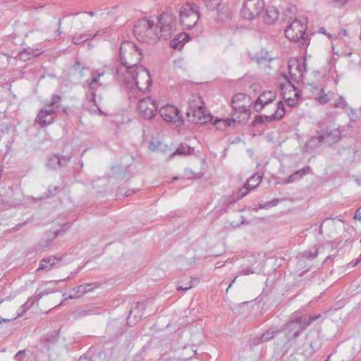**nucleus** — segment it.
Returning a JSON list of instances; mask_svg holds the SVG:
<instances>
[{
	"instance_id": "864d4df0",
	"label": "nucleus",
	"mask_w": 361,
	"mask_h": 361,
	"mask_svg": "<svg viewBox=\"0 0 361 361\" xmlns=\"http://www.w3.org/2000/svg\"><path fill=\"white\" fill-rule=\"evenodd\" d=\"M57 188H58L56 186H54V187L50 186L48 189V191H49L48 196H53L55 194Z\"/></svg>"
},
{
	"instance_id": "473e14b6",
	"label": "nucleus",
	"mask_w": 361,
	"mask_h": 361,
	"mask_svg": "<svg viewBox=\"0 0 361 361\" xmlns=\"http://www.w3.org/2000/svg\"><path fill=\"white\" fill-rule=\"evenodd\" d=\"M322 246H317L314 245L312 248L305 250L302 253V256L304 258H306L307 259H314L319 254V250L321 249Z\"/></svg>"
},
{
	"instance_id": "412c9836",
	"label": "nucleus",
	"mask_w": 361,
	"mask_h": 361,
	"mask_svg": "<svg viewBox=\"0 0 361 361\" xmlns=\"http://www.w3.org/2000/svg\"><path fill=\"white\" fill-rule=\"evenodd\" d=\"M104 71L101 70H94L91 72V78L86 80L85 84L92 90H95L102 85L99 79L104 75Z\"/></svg>"
},
{
	"instance_id": "c03bdc74",
	"label": "nucleus",
	"mask_w": 361,
	"mask_h": 361,
	"mask_svg": "<svg viewBox=\"0 0 361 361\" xmlns=\"http://www.w3.org/2000/svg\"><path fill=\"white\" fill-rule=\"evenodd\" d=\"M193 286L192 280H190L187 284L178 285L177 287L178 290L185 291L190 289Z\"/></svg>"
},
{
	"instance_id": "69168bd1",
	"label": "nucleus",
	"mask_w": 361,
	"mask_h": 361,
	"mask_svg": "<svg viewBox=\"0 0 361 361\" xmlns=\"http://www.w3.org/2000/svg\"><path fill=\"white\" fill-rule=\"evenodd\" d=\"M259 209L268 208V207H267V203H266V204H260L259 205Z\"/></svg>"
},
{
	"instance_id": "6e6d98bb",
	"label": "nucleus",
	"mask_w": 361,
	"mask_h": 361,
	"mask_svg": "<svg viewBox=\"0 0 361 361\" xmlns=\"http://www.w3.org/2000/svg\"><path fill=\"white\" fill-rule=\"evenodd\" d=\"M185 263L186 266H190L195 263V259L193 257H192L189 260H185Z\"/></svg>"
},
{
	"instance_id": "6ab92c4d",
	"label": "nucleus",
	"mask_w": 361,
	"mask_h": 361,
	"mask_svg": "<svg viewBox=\"0 0 361 361\" xmlns=\"http://www.w3.org/2000/svg\"><path fill=\"white\" fill-rule=\"evenodd\" d=\"M262 179V176L255 174L251 176L247 180V183L240 190V197H245L250 190L257 188Z\"/></svg>"
},
{
	"instance_id": "de8ad7c7",
	"label": "nucleus",
	"mask_w": 361,
	"mask_h": 361,
	"mask_svg": "<svg viewBox=\"0 0 361 361\" xmlns=\"http://www.w3.org/2000/svg\"><path fill=\"white\" fill-rule=\"evenodd\" d=\"M29 309L23 307V304L20 307L19 310H18L17 314L15 317L13 318V319H16L18 317H20L23 315L24 313H25Z\"/></svg>"
},
{
	"instance_id": "ea45409f",
	"label": "nucleus",
	"mask_w": 361,
	"mask_h": 361,
	"mask_svg": "<svg viewBox=\"0 0 361 361\" xmlns=\"http://www.w3.org/2000/svg\"><path fill=\"white\" fill-rule=\"evenodd\" d=\"M234 122H235L234 120H231V119H226V120L219 119V120H215V121L214 122V126H216V128L220 129V128H221V125H223L224 126H231V124Z\"/></svg>"
},
{
	"instance_id": "8fccbe9b",
	"label": "nucleus",
	"mask_w": 361,
	"mask_h": 361,
	"mask_svg": "<svg viewBox=\"0 0 361 361\" xmlns=\"http://www.w3.org/2000/svg\"><path fill=\"white\" fill-rule=\"evenodd\" d=\"M159 145V142H151L149 145V148L151 151L155 152L156 150H157Z\"/></svg>"
},
{
	"instance_id": "4be33fe9",
	"label": "nucleus",
	"mask_w": 361,
	"mask_h": 361,
	"mask_svg": "<svg viewBox=\"0 0 361 361\" xmlns=\"http://www.w3.org/2000/svg\"><path fill=\"white\" fill-rule=\"evenodd\" d=\"M307 88L312 92L313 97L318 100L319 103L324 104L329 102V99L328 95L324 93L323 88L321 86L312 84Z\"/></svg>"
},
{
	"instance_id": "f8f14e48",
	"label": "nucleus",
	"mask_w": 361,
	"mask_h": 361,
	"mask_svg": "<svg viewBox=\"0 0 361 361\" xmlns=\"http://www.w3.org/2000/svg\"><path fill=\"white\" fill-rule=\"evenodd\" d=\"M160 116L167 122H175L178 120L182 121L179 110L173 105H166L159 110Z\"/></svg>"
},
{
	"instance_id": "a878e982",
	"label": "nucleus",
	"mask_w": 361,
	"mask_h": 361,
	"mask_svg": "<svg viewBox=\"0 0 361 361\" xmlns=\"http://www.w3.org/2000/svg\"><path fill=\"white\" fill-rule=\"evenodd\" d=\"M311 171V168L309 166L304 167L302 169L296 171L291 174L285 181V183H290L300 180L304 176L308 174Z\"/></svg>"
},
{
	"instance_id": "79ce46f5",
	"label": "nucleus",
	"mask_w": 361,
	"mask_h": 361,
	"mask_svg": "<svg viewBox=\"0 0 361 361\" xmlns=\"http://www.w3.org/2000/svg\"><path fill=\"white\" fill-rule=\"evenodd\" d=\"M15 359L16 361H27L28 357L25 350L18 351L16 355Z\"/></svg>"
},
{
	"instance_id": "774afa93",
	"label": "nucleus",
	"mask_w": 361,
	"mask_h": 361,
	"mask_svg": "<svg viewBox=\"0 0 361 361\" xmlns=\"http://www.w3.org/2000/svg\"><path fill=\"white\" fill-rule=\"evenodd\" d=\"M238 276L235 277V279L233 280V281L230 283V285L228 286V288H227V290L231 287V286L233 285V283L235 281L236 279H237Z\"/></svg>"
},
{
	"instance_id": "39448f33",
	"label": "nucleus",
	"mask_w": 361,
	"mask_h": 361,
	"mask_svg": "<svg viewBox=\"0 0 361 361\" xmlns=\"http://www.w3.org/2000/svg\"><path fill=\"white\" fill-rule=\"evenodd\" d=\"M61 100L60 95H53L51 100L38 112L35 121L41 127L44 128L54 123L61 107Z\"/></svg>"
},
{
	"instance_id": "4d7b16f0",
	"label": "nucleus",
	"mask_w": 361,
	"mask_h": 361,
	"mask_svg": "<svg viewBox=\"0 0 361 361\" xmlns=\"http://www.w3.org/2000/svg\"><path fill=\"white\" fill-rule=\"evenodd\" d=\"M95 97H96V94L92 92V94H91L90 102H92L94 103V104L95 106H97L96 101H95Z\"/></svg>"
},
{
	"instance_id": "13d9d810",
	"label": "nucleus",
	"mask_w": 361,
	"mask_h": 361,
	"mask_svg": "<svg viewBox=\"0 0 361 361\" xmlns=\"http://www.w3.org/2000/svg\"><path fill=\"white\" fill-rule=\"evenodd\" d=\"M335 106L336 107L343 108L345 106V104H344V102L341 101L339 102H336Z\"/></svg>"
},
{
	"instance_id": "9b49d317",
	"label": "nucleus",
	"mask_w": 361,
	"mask_h": 361,
	"mask_svg": "<svg viewBox=\"0 0 361 361\" xmlns=\"http://www.w3.org/2000/svg\"><path fill=\"white\" fill-rule=\"evenodd\" d=\"M138 115L145 119H152L157 111L155 100L150 97L140 99L137 107Z\"/></svg>"
},
{
	"instance_id": "0e129e2a",
	"label": "nucleus",
	"mask_w": 361,
	"mask_h": 361,
	"mask_svg": "<svg viewBox=\"0 0 361 361\" xmlns=\"http://www.w3.org/2000/svg\"><path fill=\"white\" fill-rule=\"evenodd\" d=\"M360 214L359 213V211L357 210L355 214V219H361V216H360Z\"/></svg>"
},
{
	"instance_id": "aec40b11",
	"label": "nucleus",
	"mask_w": 361,
	"mask_h": 361,
	"mask_svg": "<svg viewBox=\"0 0 361 361\" xmlns=\"http://www.w3.org/2000/svg\"><path fill=\"white\" fill-rule=\"evenodd\" d=\"M216 6L219 20L224 21L231 17L233 9L229 6L227 2H220Z\"/></svg>"
},
{
	"instance_id": "37998d69",
	"label": "nucleus",
	"mask_w": 361,
	"mask_h": 361,
	"mask_svg": "<svg viewBox=\"0 0 361 361\" xmlns=\"http://www.w3.org/2000/svg\"><path fill=\"white\" fill-rule=\"evenodd\" d=\"M255 273H257L255 269H252L250 267H246L242 269L241 271L240 272V275L247 276Z\"/></svg>"
},
{
	"instance_id": "6e6552de",
	"label": "nucleus",
	"mask_w": 361,
	"mask_h": 361,
	"mask_svg": "<svg viewBox=\"0 0 361 361\" xmlns=\"http://www.w3.org/2000/svg\"><path fill=\"white\" fill-rule=\"evenodd\" d=\"M288 74L283 75L288 82L298 83L307 73L305 59H293L288 61Z\"/></svg>"
},
{
	"instance_id": "680f3d73",
	"label": "nucleus",
	"mask_w": 361,
	"mask_h": 361,
	"mask_svg": "<svg viewBox=\"0 0 361 361\" xmlns=\"http://www.w3.org/2000/svg\"><path fill=\"white\" fill-rule=\"evenodd\" d=\"M11 320H13V319H11ZM9 321H11L10 319H4V318L0 317V324H1L2 322H8Z\"/></svg>"
},
{
	"instance_id": "2eb2a0df",
	"label": "nucleus",
	"mask_w": 361,
	"mask_h": 361,
	"mask_svg": "<svg viewBox=\"0 0 361 361\" xmlns=\"http://www.w3.org/2000/svg\"><path fill=\"white\" fill-rule=\"evenodd\" d=\"M71 156L59 157L56 154L51 155L47 159L46 166L51 170H58L63 166H66L71 161Z\"/></svg>"
},
{
	"instance_id": "5701e85b",
	"label": "nucleus",
	"mask_w": 361,
	"mask_h": 361,
	"mask_svg": "<svg viewBox=\"0 0 361 361\" xmlns=\"http://www.w3.org/2000/svg\"><path fill=\"white\" fill-rule=\"evenodd\" d=\"M204 106V103L200 96L192 95L188 102V110L186 112L187 117L190 118L192 113V111H197V109L203 107Z\"/></svg>"
},
{
	"instance_id": "393cba45",
	"label": "nucleus",
	"mask_w": 361,
	"mask_h": 361,
	"mask_svg": "<svg viewBox=\"0 0 361 361\" xmlns=\"http://www.w3.org/2000/svg\"><path fill=\"white\" fill-rule=\"evenodd\" d=\"M42 52L39 49H34L31 48L24 49L19 51L14 59H18L22 61H27L30 59L39 55Z\"/></svg>"
},
{
	"instance_id": "b1692460",
	"label": "nucleus",
	"mask_w": 361,
	"mask_h": 361,
	"mask_svg": "<svg viewBox=\"0 0 361 361\" xmlns=\"http://www.w3.org/2000/svg\"><path fill=\"white\" fill-rule=\"evenodd\" d=\"M284 109V105L282 102H279L276 104H274V114L265 116L266 121L270 122L281 119L285 114Z\"/></svg>"
},
{
	"instance_id": "cd10ccee",
	"label": "nucleus",
	"mask_w": 361,
	"mask_h": 361,
	"mask_svg": "<svg viewBox=\"0 0 361 361\" xmlns=\"http://www.w3.org/2000/svg\"><path fill=\"white\" fill-rule=\"evenodd\" d=\"M92 286H94V287H99L100 284L99 283H85L84 285L78 286V287L73 288V290L75 291V295H70L69 298H77L82 296L83 294L92 291V289H86V287H90Z\"/></svg>"
},
{
	"instance_id": "5fc2aeb1",
	"label": "nucleus",
	"mask_w": 361,
	"mask_h": 361,
	"mask_svg": "<svg viewBox=\"0 0 361 361\" xmlns=\"http://www.w3.org/2000/svg\"><path fill=\"white\" fill-rule=\"evenodd\" d=\"M71 276H68L66 279H61V280H55V281H47L45 283L46 284H48V283H54V284H58L59 283L61 282V281H66V279H70Z\"/></svg>"
},
{
	"instance_id": "bb28decb",
	"label": "nucleus",
	"mask_w": 361,
	"mask_h": 361,
	"mask_svg": "<svg viewBox=\"0 0 361 361\" xmlns=\"http://www.w3.org/2000/svg\"><path fill=\"white\" fill-rule=\"evenodd\" d=\"M279 13L275 7H268L266 10L265 15L264 16V21L267 24L274 23L278 20Z\"/></svg>"
},
{
	"instance_id": "4468645a",
	"label": "nucleus",
	"mask_w": 361,
	"mask_h": 361,
	"mask_svg": "<svg viewBox=\"0 0 361 361\" xmlns=\"http://www.w3.org/2000/svg\"><path fill=\"white\" fill-rule=\"evenodd\" d=\"M250 98L243 93L236 94L233 97L231 104L235 111L246 113L248 109Z\"/></svg>"
},
{
	"instance_id": "a18cd8bd",
	"label": "nucleus",
	"mask_w": 361,
	"mask_h": 361,
	"mask_svg": "<svg viewBox=\"0 0 361 361\" xmlns=\"http://www.w3.org/2000/svg\"><path fill=\"white\" fill-rule=\"evenodd\" d=\"M348 0H333L332 5L335 7H341L348 3Z\"/></svg>"
},
{
	"instance_id": "72a5a7b5",
	"label": "nucleus",
	"mask_w": 361,
	"mask_h": 361,
	"mask_svg": "<svg viewBox=\"0 0 361 361\" xmlns=\"http://www.w3.org/2000/svg\"><path fill=\"white\" fill-rule=\"evenodd\" d=\"M320 315L317 314L315 316H311L308 317H298L300 319V323L303 330H305L308 326H310L314 321L319 318Z\"/></svg>"
},
{
	"instance_id": "f704fd0d",
	"label": "nucleus",
	"mask_w": 361,
	"mask_h": 361,
	"mask_svg": "<svg viewBox=\"0 0 361 361\" xmlns=\"http://www.w3.org/2000/svg\"><path fill=\"white\" fill-rule=\"evenodd\" d=\"M56 291V289L51 287H43L37 288L35 291L36 294L41 299L43 296L49 295V293H52Z\"/></svg>"
},
{
	"instance_id": "e433bc0d",
	"label": "nucleus",
	"mask_w": 361,
	"mask_h": 361,
	"mask_svg": "<svg viewBox=\"0 0 361 361\" xmlns=\"http://www.w3.org/2000/svg\"><path fill=\"white\" fill-rule=\"evenodd\" d=\"M90 37V36H88L87 35H85V34H83V35L76 34L73 37L72 41H73V43H74L75 44H80L81 43L86 42Z\"/></svg>"
},
{
	"instance_id": "f3484780",
	"label": "nucleus",
	"mask_w": 361,
	"mask_h": 361,
	"mask_svg": "<svg viewBox=\"0 0 361 361\" xmlns=\"http://www.w3.org/2000/svg\"><path fill=\"white\" fill-rule=\"evenodd\" d=\"M300 321V319L296 318L286 324L285 330L289 339L296 338L304 331Z\"/></svg>"
},
{
	"instance_id": "3c124183",
	"label": "nucleus",
	"mask_w": 361,
	"mask_h": 361,
	"mask_svg": "<svg viewBox=\"0 0 361 361\" xmlns=\"http://www.w3.org/2000/svg\"><path fill=\"white\" fill-rule=\"evenodd\" d=\"M279 199H274L271 201L267 202V207L269 208V207L276 206L279 204Z\"/></svg>"
},
{
	"instance_id": "20e7f679",
	"label": "nucleus",
	"mask_w": 361,
	"mask_h": 361,
	"mask_svg": "<svg viewBox=\"0 0 361 361\" xmlns=\"http://www.w3.org/2000/svg\"><path fill=\"white\" fill-rule=\"evenodd\" d=\"M341 133L342 130L339 127L329 126L321 130L317 136L312 137L307 141L306 147L314 149L322 144L331 146L339 141Z\"/></svg>"
},
{
	"instance_id": "a19ab883",
	"label": "nucleus",
	"mask_w": 361,
	"mask_h": 361,
	"mask_svg": "<svg viewBox=\"0 0 361 361\" xmlns=\"http://www.w3.org/2000/svg\"><path fill=\"white\" fill-rule=\"evenodd\" d=\"M267 52H265L264 54H261L260 55H258L257 54H250V56L252 60L256 61L257 63H260L262 61L265 60L267 59Z\"/></svg>"
},
{
	"instance_id": "0eeeda50",
	"label": "nucleus",
	"mask_w": 361,
	"mask_h": 361,
	"mask_svg": "<svg viewBox=\"0 0 361 361\" xmlns=\"http://www.w3.org/2000/svg\"><path fill=\"white\" fill-rule=\"evenodd\" d=\"M307 25V19L306 17L300 16L295 18L285 30L286 37L293 42L305 41Z\"/></svg>"
},
{
	"instance_id": "f257e3e1",
	"label": "nucleus",
	"mask_w": 361,
	"mask_h": 361,
	"mask_svg": "<svg viewBox=\"0 0 361 361\" xmlns=\"http://www.w3.org/2000/svg\"><path fill=\"white\" fill-rule=\"evenodd\" d=\"M115 75L116 79L124 85L130 99H138L140 93L147 90L152 82L149 71L142 66L134 69L118 67Z\"/></svg>"
},
{
	"instance_id": "2f4dec72",
	"label": "nucleus",
	"mask_w": 361,
	"mask_h": 361,
	"mask_svg": "<svg viewBox=\"0 0 361 361\" xmlns=\"http://www.w3.org/2000/svg\"><path fill=\"white\" fill-rule=\"evenodd\" d=\"M58 334L59 333L56 331L51 332V334H48L43 338V343L44 347L49 350L50 346L55 344L58 341Z\"/></svg>"
},
{
	"instance_id": "7c9ffc66",
	"label": "nucleus",
	"mask_w": 361,
	"mask_h": 361,
	"mask_svg": "<svg viewBox=\"0 0 361 361\" xmlns=\"http://www.w3.org/2000/svg\"><path fill=\"white\" fill-rule=\"evenodd\" d=\"M194 152V148L190 147L186 144H181L176 149V151L171 155V157H173L175 155H181V156H185V155H190Z\"/></svg>"
},
{
	"instance_id": "a211bd4d",
	"label": "nucleus",
	"mask_w": 361,
	"mask_h": 361,
	"mask_svg": "<svg viewBox=\"0 0 361 361\" xmlns=\"http://www.w3.org/2000/svg\"><path fill=\"white\" fill-rule=\"evenodd\" d=\"M189 121L193 123H207L212 121V116L207 114L205 106L197 109V111H192Z\"/></svg>"
},
{
	"instance_id": "338daca9",
	"label": "nucleus",
	"mask_w": 361,
	"mask_h": 361,
	"mask_svg": "<svg viewBox=\"0 0 361 361\" xmlns=\"http://www.w3.org/2000/svg\"><path fill=\"white\" fill-rule=\"evenodd\" d=\"M135 191L134 190H132V191H127L126 193H125V195L126 197H128L130 196L132 193H133Z\"/></svg>"
},
{
	"instance_id": "09e8293b",
	"label": "nucleus",
	"mask_w": 361,
	"mask_h": 361,
	"mask_svg": "<svg viewBox=\"0 0 361 361\" xmlns=\"http://www.w3.org/2000/svg\"><path fill=\"white\" fill-rule=\"evenodd\" d=\"M29 309L23 307V304L20 307L19 310H18L17 314L15 317L13 318V319H16L18 317H20L23 315L24 313H25Z\"/></svg>"
},
{
	"instance_id": "9d476101",
	"label": "nucleus",
	"mask_w": 361,
	"mask_h": 361,
	"mask_svg": "<svg viewBox=\"0 0 361 361\" xmlns=\"http://www.w3.org/2000/svg\"><path fill=\"white\" fill-rule=\"evenodd\" d=\"M264 6L263 0H244L241 16L246 20H252L259 15Z\"/></svg>"
},
{
	"instance_id": "f03ea898",
	"label": "nucleus",
	"mask_w": 361,
	"mask_h": 361,
	"mask_svg": "<svg viewBox=\"0 0 361 361\" xmlns=\"http://www.w3.org/2000/svg\"><path fill=\"white\" fill-rule=\"evenodd\" d=\"M133 32L136 38L140 42L150 44L160 39L157 26L154 20L146 18L137 21Z\"/></svg>"
},
{
	"instance_id": "052dcab7",
	"label": "nucleus",
	"mask_w": 361,
	"mask_h": 361,
	"mask_svg": "<svg viewBox=\"0 0 361 361\" xmlns=\"http://www.w3.org/2000/svg\"><path fill=\"white\" fill-rule=\"evenodd\" d=\"M223 1H224V0H211L212 4L214 6L216 5V4H218V3L224 2Z\"/></svg>"
},
{
	"instance_id": "dca6fc26",
	"label": "nucleus",
	"mask_w": 361,
	"mask_h": 361,
	"mask_svg": "<svg viewBox=\"0 0 361 361\" xmlns=\"http://www.w3.org/2000/svg\"><path fill=\"white\" fill-rule=\"evenodd\" d=\"M282 90L283 99L287 102L288 106H293L299 97V92L293 82H288L286 90H283V88H282Z\"/></svg>"
},
{
	"instance_id": "4c0bfd02",
	"label": "nucleus",
	"mask_w": 361,
	"mask_h": 361,
	"mask_svg": "<svg viewBox=\"0 0 361 361\" xmlns=\"http://www.w3.org/2000/svg\"><path fill=\"white\" fill-rule=\"evenodd\" d=\"M39 300L40 299L39 298L36 293H35V294L31 297L28 298L27 301L23 304V307L30 309L32 307V305Z\"/></svg>"
},
{
	"instance_id": "c85d7f7f",
	"label": "nucleus",
	"mask_w": 361,
	"mask_h": 361,
	"mask_svg": "<svg viewBox=\"0 0 361 361\" xmlns=\"http://www.w3.org/2000/svg\"><path fill=\"white\" fill-rule=\"evenodd\" d=\"M61 258H56L55 257H49L42 259L39 262V265L37 271L39 270H51L55 265V261L60 260Z\"/></svg>"
},
{
	"instance_id": "1a4fd4ad",
	"label": "nucleus",
	"mask_w": 361,
	"mask_h": 361,
	"mask_svg": "<svg viewBox=\"0 0 361 361\" xmlns=\"http://www.w3.org/2000/svg\"><path fill=\"white\" fill-rule=\"evenodd\" d=\"M155 25L157 26L160 39H167L171 37L175 30L176 18L171 13H164L157 18V23Z\"/></svg>"
},
{
	"instance_id": "423d86ee",
	"label": "nucleus",
	"mask_w": 361,
	"mask_h": 361,
	"mask_svg": "<svg viewBox=\"0 0 361 361\" xmlns=\"http://www.w3.org/2000/svg\"><path fill=\"white\" fill-rule=\"evenodd\" d=\"M180 23L185 30L194 27L200 18L199 6L194 3H187L182 6L179 13Z\"/></svg>"
},
{
	"instance_id": "603ef678",
	"label": "nucleus",
	"mask_w": 361,
	"mask_h": 361,
	"mask_svg": "<svg viewBox=\"0 0 361 361\" xmlns=\"http://www.w3.org/2000/svg\"><path fill=\"white\" fill-rule=\"evenodd\" d=\"M264 122V119L261 116H257L253 121V125L256 126L259 123H262Z\"/></svg>"
},
{
	"instance_id": "bf43d9fd",
	"label": "nucleus",
	"mask_w": 361,
	"mask_h": 361,
	"mask_svg": "<svg viewBox=\"0 0 361 361\" xmlns=\"http://www.w3.org/2000/svg\"><path fill=\"white\" fill-rule=\"evenodd\" d=\"M319 32L326 35L329 37V38H331V35L329 33H326V30L324 27H321L319 29Z\"/></svg>"
},
{
	"instance_id": "7ed1b4c3",
	"label": "nucleus",
	"mask_w": 361,
	"mask_h": 361,
	"mask_svg": "<svg viewBox=\"0 0 361 361\" xmlns=\"http://www.w3.org/2000/svg\"><path fill=\"white\" fill-rule=\"evenodd\" d=\"M141 50L134 43L123 42L120 47L119 56L122 65L119 67L134 69L138 66L141 59Z\"/></svg>"
},
{
	"instance_id": "c756f323",
	"label": "nucleus",
	"mask_w": 361,
	"mask_h": 361,
	"mask_svg": "<svg viewBox=\"0 0 361 361\" xmlns=\"http://www.w3.org/2000/svg\"><path fill=\"white\" fill-rule=\"evenodd\" d=\"M188 36L185 34H180L170 42V46L174 49H180L185 44Z\"/></svg>"
},
{
	"instance_id": "ddd939ff",
	"label": "nucleus",
	"mask_w": 361,
	"mask_h": 361,
	"mask_svg": "<svg viewBox=\"0 0 361 361\" xmlns=\"http://www.w3.org/2000/svg\"><path fill=\"white\" fill-rule=\"evenodd\" d=\"M276 92L273 91L264 92L262 93L254 104V109L260 112L264 107L272 103L276 99Z\"/></svg>"
},
{
	"instance_id": "c9c22d12",
	"label": "nucleus",
	"mask_w": 361,
	"mask_h": 361,
	"mask_svg": "<svg viewBox=\"0 0 361 361\" xmlns=\"http://www.w3.org/2000/svg\"><path fill=\"white\" fill-rule=\"evenodd\" d=\"M73 70L75 73L78 74L80 76H83L85 75V72L88 71L87 68L85 66H82L81 63L79 61H76L74 63Z\"/></svg>"
},
{
	"instance_id": "e2e57ef3",
	"label": "nucleus",
	"mask_w": 361,
	"mask_h": 361,
	"mask_svg": "<svg viewBox=\"0 0 361 361\" xmlns=\"http://www.w3.org/2000/svg\"><path fill=\"white\" fill-rule=\"evenodd\" d=\"M140 306H141V307H143V304L142 303H137L136 307L133 308V310H132L130 312V314H132V312L135 310V308H138Z\"/></svg>"
},
{
	"instance_id": "49530a36",
	"label": "nucleus",
	"mask_w": 361,
	"mask_h": 361,
	"mask_svg": "<svg viewBox=\"0 0 361 361\" xmlns=\"http://www.w3.org/2000/svg\"><path fill=\"white\" fill-rule=\"evenodd\" d=\"M29 309L23 307V304L20 307L19 310H18L17 314L15 317L13 318V319H16L18 317H20L23 315L24 313H25Z\"/></svg>"
},
{
	"instance_id": "58836bf2",
	"label": "nucleus",
	"mask_w": 361,
	"mask_h": 361,
	"mask_svg": "<svg viewBox=\"0 0 361 361\" xmlns=\"http://www.w3.org/2000/svg\"><path fill=\"white\" fill-rule=\"evenodd\" d=\"M276 331L272 329H269L264 332L260 337L261 342L268 341L272 338H274L276 336Z\"/></svg>"
}]
</instances>
